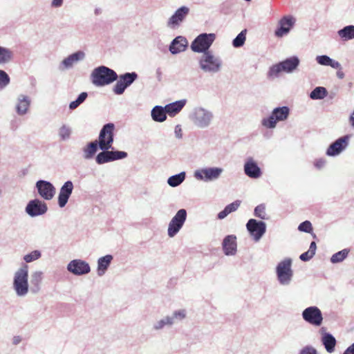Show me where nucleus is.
<instances>
[{
	"instance_id": "obj_51",
	"label": "nucleus",
	"mask_w": 354,
	"mask_h": 354,
	"mask_svg": "<svg viewBox=\"0 0 354 354\" xmlns=\"http://www.w3.org/2000/svg\"><path fill=\"white\" fill-rule=\"evenodd\" d=\"M241 205V201L239 200H236L234 201L233 203L226 205L225 207L227 210V212L230 214L232 212H235L237 210V209Z\"/></svg>"
},
{
	"instance_id": "obj_2",
	"label": "nucleus",
	"mask_w": 354,
	"mask_h": 354,
	"mask_svg": "<svg viewBox=\"0 0 354 354\" xmlns=\"http://www.w3.org/2000/svg\"><path fill=\"white\" fill-rule=\"evenodd\" d=\"M12 288L18 297H23L28 293V266L27 264H22L15 272Z\"/></svg>"
},
{
	"instance_id": "obj_36",
	"label": "nucleus",
	"mask_w": 354,
	"mask_h": 354,
	"mask_svg": "<svg viewBox=\"0 0 354 354\" xmlns=\"http://www.w3.org/2000/svg\"><path fill=\"white\" fill-rule=\"evenodd\" d=\"M13 59V52L6 47L0 46V65L8 64Z\"/></svg>"
},
{
	"instance_id": "obj_53",
	"label": "nucleus",
	"mask_w": 354,
	"mask_h": 354,
	"mask_svg": "<svg viewBox=\"0 0 354 354\" xmlns=\"http://www.w3.org/2000/svg\"><path fill=\"white\" fill-rule=\"evenodd\" d=\"M326 164V160L324 158H319L315 161L314 165L316 168L320 169L324 167Z\"/></svg>"
},
{
	"instance_id": "obj_9",
	"label": "nucleus",
	"mask_w": 354,
	"mask_h": 354,
	"mask_svg": "<svg viewBox=\"0 0 354 354\" xmlns=\"http://www.w3.org/2000/svg\"><path fill=\"white\" fill-rule=\"evenodd\" d=\"M114 129L113 123H107L101 129L97 144L100 149H112V145L114 140Z\"/></svg>"
},
{
	"instance_id": "obj_27",
	"label": "nucleus",
	"mask_w": 354,
	"mask_h": 354,
	"mask_svg": "<svg viewBox=\"0 0 354 354\" xmlns=\"http://www.w3.org/2000/svg\"><path fill=\"white\" fill-rule=\"evenodd\" d=\"M280 62L283 72L291 73L299 66L300 61L297 56H292Z\"/></svg>"
},
{
	"instance_id": "obj_30",
	"label": "nucleus",
	"mask_w": 354,
	"mask_h": 354,
	"mask_svg": "<svg viewBox=\"0 0 354 354\" xmlns=\"http://www.w3.org/2000/svg\"><path fill=\"white\" fill-rule=\"evenodd\" d=\"M316 62L322 66H330L335 69H340L341 64L339 62L330 58L326 55H317L315 58Z\"/></svg>"
},
{
	"instance_id": "obj_44",
	"label": "nucleus",
	"mask_w": 354,
	"mask_h": 354,
	"mask_svg": "<svg viewBox=\"0 0 354 354\" xmlns=\"http://www.w3.org/2000/svg\"><path fill=\"white\" fill-rule=\"evenodd\" d=\"M41 257V252L40 250H35L31 252L25 254L23 257L24 261H25L24 264H27L35 261L38 260Z\"/></svg>"
},
{
	"instance_id": "obj_35",
	"label": "nucleus",
	"mask_w": 354,
	"mask_h": 354,
	"mask_svg": "<svg viewBox=\"0 0 354 354\" xmlns=\"http://www.w3.org/2000/svg\"><path fill=\"white\" fill-rule=\"evenodd\" d=\"M337 35L344 41L354 39V25H348L337 31Z\"/></svg>"
},
{
	"instance_id": "obj_3",
	"label": "nucleus",
	"mask_w": 354,
	"mask_h": 354,
	"mask_svg": "<svg viewBox=\"0 0 354 354\" xmlns=\"http://www.w3.org/2000/svg\"><path fill=\"white\" fill-rule=\"evenodd\" d=\"M198 64L203 72L216 74L221 71L223 61L219 56L215 55L213 52H206L200 57Z\"/></svg>"
},
{
	"instance_id": "obj_55",
	"label": "nucleus",
	"mask_w": 354,
	"mask_h": 354,
	"mask_svg": "<svg viewBox=\"0 0 354 354\" xmlns=\"http://www.w3.org/2000/svg\"><path fill=\"white\" fill-rule=\"evenodd\" d=\"M174 133L177 138H181L183 137L182 129L180 125L176 126Z\"/></svg>"
},
{
	"instance_id": "obj_16",
	"label": "nucleus",
	"mask_w": 354,
	"mask_h": 354,
	"mask_svg": "<svg viewBox=\"0 0 354 354\" xmlns=\"http://www.w3.org/2000/svg\"><path fill=\"white\" fill-rule=\"evenodd\" d=\"M48 211L46 203L39 199L35 198L30 200L26 208V213L30 217H36L46 214Z\"/></svg>"
},
{
	"instance_id": "obj_14",
	"label": "nucleus",
	"mask_w": 354,
	"mask_h": 354,
	"mask_svg": "<svg viewBox=\"0 0 354 354\" xmlns=\"http://www.w3.org/2000/svg\"><path fill=\"white\" fill-rule=\"evenodd\" d=\"M246 229L253 240L258 242L266 232V224L262 221L250 218L246 223Z\"/></svg>"
},
{
	"instance_id": "obj_52",
	"label": "nucleus",
	"mask_w": 354,
	"mask_h": 354,
	"mask_svg": "<svg viewBox=\"0 0 354 354\" xmlns=\"http://www.w3.org/2000/svg\"><path fill=\"white\" fill-rule=\"evenodd\" d=\"M313 256L314 255L309 251H306L300 255L299 259L303 261H308L310 259H311L313 257Z\"/></svg>"
},
{
	"instance_id": "obj_22",
	"label": "nucleus",
	"mask_w": 354,
	"mask_h": 354,
	"mask_svg": "<svg viewBox=\"0 0 354 354\" xmlns=\"http://www.w3.org/2000/svg\"><path fill=\"white\" fill-rule=\"evenodd\" d=\"M245 174L250 178L257 179L261 176L262 171L257 162L252 157H248L244 163Z\"/></svg>"
},
{
	"instance_id": "obj_17",
	"label": "nucleus",
	"mask_w": 354,
	"mask_h": 354,
	"mask_svg": "<svg viewBox=\"0 0 354 354\" xmlns=\"http://www.w3.org/2000/svg\"><path fill=\"white\" fill-rule=\"evenodd\" d=\"M296 23V19L292 15H285L278 22V27L274 31L277 37L287 35Z\"/></svg>"
},
{
	"instance_id": "obj_50",
	"label": "nucleus",
	"mask_w": 354,
	"mask_h": 354,
	"mask_svg": "<svg viewBox=\"0 0 354 354\" xmlns=\"http://www.w3.org/2000/svg\"><path fill=\"white\" fill-rule=\"evenodd\" d=\"M299 354H318V353L313 346L307 345L300 350Z\"/></svg>"
},
{
	"instance_id": "obj_10",
	"label": "nucleus",
	"mask_w": 354,
	"mask_h": 354,
	"mask_svg": "<svg viewBox=\"0 0 354 354\" xmlns=\"http://www.w3.org/2000/svg\"><path fill=\"white\" fill-rule=\"evenodd\" d=\"M223 172V169L221 167H203L196 169L194 173V177L198 180L212 182L218 180Z\"/></svg>"
},
{
	"instance_id": "obj_42",
	"label": "nucleus",
	"mask_w": 354,
	"mask_h": 354,
	"mask_svg": "<svg viewBox=\"0 0 354 354\" xmlns=\"http://www.w3.org/2000/svg\"><path fill=\"white\" fill-rule=\"evenodd\" d=\"M283 71V68H282V65H281V62L272 65L268 72V77L270 79H274L279 77L280 73Z\"/></svg>"
},
{
	"instance_id": "obj_57",
	"label": "nucleus",
	"mask_w": 354,
	"mask_h": 354,
	"mask_svg": "<svg viewBox=\"0 0 354 354\" xmlns=\"http://www.w3.org/2000/svg\"><path fill=\"white\" fill-rule=\"evenodd\" d=\"M343 354H354V342L344 351Z\"/></svg>"
},
{
	"instance_id": "obj_63",
	"label": "nucleus",
	"mask_w": 354,
	"mask_h": 354,
	"mask_svg": "<svg viewBox=\"0 0 354 354\" xmlns=\"http://www.w3.org/2000/svg\"><path fill=\"white\" fill-rule=\"evenodd\" d=\"M337 77L341 80L344 77V73L342 72V68L340 69H338L337 72Z\"/></svg>"
},
{
	"instance_id": "obj_54",
	"label": "nucleus",
	"mask_w": 354,
	"mask_h": 354,
	"mask_svg": "<svg viewBox=\"0 0 354 354\" xmlns=\"http://www.w3.org/2000/svg\"><path fill=\"white\" fill-rule=\"evenodd\" d=\"M230 213L227 212V210L225 209V207L220 212L218 215L217 218L220 220H222L225 218Z\"/></svg>"
},
{
	"instance_id": "obj_18",
	"label": "nucleus",
	"mask_w": 354,
	"mask_h": 354,
	"mask_svg": "<svg viewBox=\"0 0 354 354\" xmlns=\"http://www.w3.org/2000/svg\"><path fill=\"white\" fill-rule=\"evenodd\" d=\"M189 12V8L187 6H181L169 18L167 26L171 29L178 28L185 19Z\"/></svg>"
},
{
	"instance_id": "obj_25",
	"label": "nucleus",
	"mask_w": 354,
	"mask_h": 354,
	"mask_svg": "<svg viewBox=\"0 0 354 354\" xmlns=\"http://www.w3.org/2000/svg\"><path fill=\"white\" fill-rule=\"evenodd\" d=\"M187 46L188 41L187 39L183 36H178L171 42L169 50L171 54L176 55L185 51Z\"/></svg>"
},
{
	"instance_id": "obj_31",
	"label": "nucleus",
	"mask_w": 354,
	"mask_h": 354,
	"mask_svg": "<svg viewBox=\"0 0 354 354\" xmlns=\"http://www.w3.org/2000/svg\"><path fill=\"white\" fill-rule=\"evenodd\" d=\"M113 257L111 254H106L97 260V274L102 276L109 267Z\"/></svg>"
},
{
	"instance_id": "obj_19",
	"label": "nucleus",
	"mask_w": 354,
	"mask_h": 354,
	"mask_svg": "<svg viewBox=\"0 0 354 354\" xmlns=\"http://www.w3.org/2000/svg\"><path fill=\"white\" fill-rule=\"evenodd\" d=\"M67 270L76 276L86 274L91 272L89 264L82 259H73L67 265Z\"/></svg>"
},
{
	"instance_id": "obj_64",
	"label": "nucleus",
	"mask_w": 354,
	"mask_h": 354,
	"mask_svg": "<svg viewBox=\"0 0 354 354\" xmlns=\"http://www.w3.org/2000/svg\"><path fill=\"white\" fill-rule=\"evenodd\" d=\"M102 10L100 8H95L94 10V14L95 15H99L102 13Z\"/></svg>"
},
{
	"instance_id": "obj_38",
	"label": "nucleus",
	"mask_w": 354,
	"mask_h": 354,
	"mask_svg": "<svg viewBox=\"0 0 354 354\" xmlns=\"http://www.w3.org/2000/svg\"><path fill=\"white\" fill-rule=\"evenodd\" d=\"M95 157V162L98 165H103L107 162H112L111 151L109 149H101Z\"/></svg>"
},
{
	"instance_id": "obj_21",
	"label": "nucleus",
	"mask_w": 354,
	"mask_h": 354,
	"mask_svg": "<svg viewBox=\"0 0 354 354\" xmlns=\"http://www.w3.org/2000/svg\"><path fill=\"white\" fill-rule=\"evenodd\" d=\"M73 189L74 185L71 180H67L62 185L57 196V203L60 208L66 206L73 193Z\"/></svg>"
},
{
	"instance_id": "obj_49",
	"label": "nucleus",
	"mask_w": 354,
	"mask_h": 354,
	"mask_svg": "<svg viewBox=\"0 0 354 354\" xmlns=\"http://www.w3.org/2000/svg\"><path fill=\"white\" fill-rule=\"evenodd\" d=\"M298 230L300 232L311 233L313 231V226L309 221H305L299 225Z\"/></svg>"
},
{
	"instance_id": "obj_40",
	"label": "nucleus",
	"mask_w": 354,
	"mask_h": 354,
	"mask_svg": "<svg viewBox=\"0 0 354 354\" xmlns=\"http://www.w3.org/2000/svg\"><path fill=\"white\" fill-rule=\"evenodd\" d=\"M72 129L67 124L62 125L58 130V136L62 141L68 140L71 138Z\"/></svg>"
},
{
	"instance_id": "obj_7",
	"label": "nucleus",
	"mask_w": 354,
	"mask_h": 354,
	"mask_svg": "<svg viewBox=\"0 0 354 354\" xmlns=\"http://www.w3.org/2000/svg\"><path fill=\"white\" fill-rule=\"evenodd\" d=\"M292 262L290 258H286L277 264L276 274L280 285L288 286L291 283L293 277Z\"/></svg>"
},
{
	"instance_id": "obj_24",
	"label": "nucleus",
	"mask_w": 354,
	"mask_h": 354,
	"mask_svg": "<svg viewBox=\"0 0 354 354\" xmlns=\"http://www.w3.org/2000/svg\"><path fill=\"white\" fill-rule=\"evenodd\" d=\"M222 248L226 256H234L237 252L236 236L234 234L226 236L222 243Z\"/></svg>"
},
{
	"instance_id": "obj_33",
	"label": "nucleus",
	"mask_w": 354,
	"mask_h": 354,
	"mask_svg": "<svg viewBox=\"0 0 354 354\" xmlns=\"http://www.w3.org/2000/svg\"><path fill=\"white\" fill-rule=\"evenodd\" d=\"M167 114L165 107L161 106H155L151 112L153 120L158 122H164L167 119Z\"/></svg>"
},
{
	"instance_id": "obj_6",
	"label": "nucleus",
	"mask_w": 354,
	"mask_h": 354,
	"mask_svg": "<svg viewBox=\"0 0 354 354\" xmlns=\"http://www.w3.org/2000/svg\"><path fill=\"white\" fill-rule=\"evenodd\" d=\"M189 118L198 128L205 129L212 124L214 114L209 109L202 106H196L190 113Z\"/></svg>"
},
{
	"instance_id": "obj_58",
	"label": "nucleus",
	"mask_w": 354,
	"mask_h": 354,
	"mask_svg": "<svg viewBox=\"0 0 354 354\" xmlns=\"http://www.w3.org/2000/svg\"><path fill=\"white\" fill-rule=\"evenodd\" d=\"M63 3V0H53L51 6L54 8H59Z\"/></svg>"
},
{
	"instance_id": "obj_28",
	"label": "nucleus",
	"mask_w": 354,
	"mask_h": 354,
	"mask_svg": "<svg viewBox=\"0 0 354 354\" xmlns=\"http://www.w3.org/2000/svg\"><path fill=\"white\" fill-rule=\"evenodd\" d=\"M186 102L187 100L183 99L167 104L165 106L167 113L170 116H174L183 109Z\"/></svg>"
},
{
	"instance_id": "obj_47",
	"label": "nucleus",
	"mask_w": 354,
	"mask_h": 354,
	"mask_svg": "<svg viewBox=\"0 0 354 354\" xmlns=\"http://www.w3.org/2000/svg\"><path fill=\"white\" fill-rule=\"evenodd\" d=\"M10 82V78L8 73L0 69V88H4Z\"/></svg>"
},
{
	"instance_id": "obj_34",
	"label": "nucleus",
	"mask_w": 354,
	"mask_h": 354,
	"mask_svg": "<svg viewBox=\"0 0 354 354\" xmlns=\"http://www.w3.org/2000/svg\"><path fill=\"white\" fill-rule=\"evenodd\" d=\"M98 148L99 146L97 144V140H94L88 143L86 146L82 149L83 158L85 160L92 159L96 153Z\"/></svg>"
},
{
	"instance_id": "obj_60",
	"label": "nucleus",
	"mask_w": 354,
	"mask_h": 354,
	"mask_svg": "<svg viewBox=\"0 0 354 354\" xmlns=\"http://www.w3.org/2000/svg\"><path fill=\"white\" fill-rule=\"evenodd\" d=\"M156 78L157 80L160 82L162 80V70L160 68H158L156 71Z\"/></svg>"
},
{
	"instance_id": "obj_43",
	"label": "nucleus",
	"mask_w": 354,
	"mask_h": 354,
	"mask_svg": "<svg viewBox=\"0 0 354 354\" xmlns=\"http://www.w3.org/2000/svg\"><path fill=\"white\" fill-rule=\"evenodd\" d=\"M247 30H243L232 41V46L234 48L242 47L246 39Z\"/></svg>"
},
{
	"instance_id": "obj_1",
	"label": "nucleus",
	"mask_w": 354,
	"mask_h": 354,
	"mask_svg": "<svg viewBox=\"0 0 354 354\" xmlns=\"http://www.w3.org/2000/svg\"><path fill=\"white\" fill-rule=\"evenodd\" d=\"M116 72L105 66H100L94 68L91 74V82L97 87L109 85L118 80Z\"/></svg>"
},
{
	"instance_id": "obj_13",
	"label": "nucleus",
	"mask_w": 354,
	"mask_h": 354,
	"mask_svg": "<svg viewBox=\"0 0 354 354\" xmlns=\"http://www.w3.org/2000/svg\"><path fill=\"white\" fill-rule=\"evenodd\" d=\"M301 316L306 322L314 326H320L324 319L321 310L315 306L305 308Z\"/></svg>"
},
{
	"instance_id": "obj_29",
	"label": "nucleus",
	"mask_w": 354,
	"mask_h": 354,
	"mask_svg": "<svg viewBox=\"0 0 354 354\" xmlns=\"http://www.w3.org/2000/svg\"><path fill=\"white\" fill-rule=\"evenodd\" d=\"M43 280V272L41 271H35L31 274L30 278V291L37 293L40 290L41 283Z\"/></svg>"
},
{
	"instance_id": "obj_61",
	"label": "nucleus",
	"mask_w": 354,
	"mask_h": 354,
	"mask_svg": "<svg viewBox=\"0 0 354 354\" xmlns=\"http://www.w3.org/2000/svg\"><path fill=\"white\" fill-rule=\"evenodd\" d=\"M349 123L351 126L354 128V111L351 113L349 116Z\"/></svg>"
},
{
	"instance_id": "obj_12",
	"label": "nucleus",
	"mask_w": 354,
	"mask_h": 354,
	"mask_svg": "<svg viewBox=\"0 0 354 354\" xmlns=\"http://www.w3.org/2000/svg\"><path fill=\"white\" fill-rule=\"evenodd\" d=\"M138 74L136 72L125 73L118 76V80L113 88V91L116 95H122L127 88L130 86L137 79Z\"/></svg>"
},
{
	"instance_id": "obj_32",
	"label": "nucleus",
	"mask_w": 354,
	"mask_h": 354,
	"mask_svg": "<svg viewBox=\"0 0 354 354\" xmlns=\"http://www.w3.org/2000/svg\"><path fill=\"white\" fill-rule=\"evenodd\" d=\"M321 342L328 353L334 352L337 340L332 334H326L324 337H321Z\"/></svg>"
},
{
	"instance_id": "obj_11",
	"label": "nucleus",
	"mask_w": 354,
	"mask_h": 354,
	"mask_svg": "<svg viewBox=\"0 0 354 354\" xmlns=\"http://www.w3.org/2000/svg\"><path fill=\"white\" fill-rule=\"evenodd\" d=\"M187 216L185 209H179L169 223L167 234L169 237H174L182 229Z\"/></svg>"
},
{
	"instance_id": "obj_39",
	"label": "nucleus",
	"mask_w": 354,
	"mask_h": 354,
	"mask_svg": "<svg viewBox=\"0 0 354 354\" xmlns=\"http://www.w3.org/2000/svg\"><path fill=\"white\" fill-rule=\"evenodd\" d=\"M328 91L323 86L315 88L310 93V97L312 100H322L327 96Z\"/></svg>"
},
{
	"instance_id": "obj_46",
	"label": "nucleus",
	"mask_w": 354,
	"mask_h": 354,
	"mask_svg": "<svg viewBox=\"0 0 354 354\" xmlns=\"http://www.w3.org/2000/svg\"><path fill=\"white\" fill-rule=\"evenodd\" d=\"M254 215L261 219L266 218V206L263 204L257 205L254 210Z\"/></svg>"
},
{
	"instance_id": "obj_62",
	"label": "nucleus",
	"mask_w": 354,
	"mask_h": 354,
	"mask_svg": "<svg viewBox=\"0 0 354 354\" xmlns=\"http://www.w3.org/2000/svg\"><path fill=\"white\" fill-rule=\"evenodd\" d=\"M319 332L321 335V337H324L326 334H330V333L326 331V328L325 327L321 328Z\"/></svg>"
},
{
	"instance_id": "obj_45",
	"label": "nucleus",
	"mask_w": 354,
	"mask_h": 354,
	"mask_svg": "<svg viewBox=\"0 0 354 354\" xmlns=\"http://www.w3.org/2000/svg\"><path fill=\"white\" fill-rule=\"evenodd\" d=\"M87 97H88V93L86 92L81 93L78 95V97H77V99L75 100L72 101L69 104V106H68L69 109L74 110V109H77L80 104H82L86 100Z\"/></svg>"
},
{
	"instance_id": "obj_23",
	"label": "nucleus",
	"mask_w": 354,
	"mask_h": 354,
	"mask_svg": "<svg viewBox=\"0 0 354 354\" xmlns=\"http://www.w3.org/2000/svg\"><path fill=\"white\" fill-rule=\"evenodd\" d=\"M84 58L85 53L82 50H78L64 59L59 65V69L60 71L70 69L75 64L83 60Z\"/></svg>"
},
{
	"instance_id": "obj_20",
	"label": "nucleus",
	"mask_w": 354,
	"mask_h": 354,
	"mask_svg": "<svg viewBox=\"0 0 354 354\" xmlns=\"http://www.w3.org/2000/svg\"><path fill=\"white\" fill-rule=\"evenodd\" d=\"M36 188L39 196L46 201L51 200L55 194V187L49 181L39 180L36 183Z\"/></svg>"
},
{
	"instance_id": "obj_26",
	"label": "nucleus",
	"mask_w": 354,
	"mask_h": 354,
	"mask_svg": "<svg viewBox=\"0 0 354 354\" xmlns=\"http://www.w3.org/2000/svg\"><path fill=\"white\" fill-rule=\"evenodd\" d=\"M30 98L26 95L20 94L17 96L15 104V111L19 115H24L28 111L30 106Z\"/></svg>"
},
{
	"instance_id": "obj_15",
	"label": "nucleus",
	"mask_w": 354,
	"mask_h": 354,
	"mask_svg": "<svg viewBox=\"0 0 354 354\" xmlns=\"http://www.w3.org/2000/svg\"><path fill=\"white\" fill-rule=\"evenodd\" d=\"M351 136L345 135L337 138L331 143L326 149V154L328 156L334 157L340 154L348 146Z\"/></svg>"
},
{
	"instance_id": "obj_41",
	"label": "nucleus",
	"mask_w": 354,
	"mask_h": 354,
	"mask_svg": "<svg viewBox=\"0 0 354 354\" xmlns=\"http://www.w3.org/2000/svg\"><path fill=\"white\" fill-rule=\"evenodd\" d=\"M349 251L350 250L348 249H343L342 250L335 253L330 257V262L332 263H338L342 262L347 258Z\"/></svg>"
},
{
	"instance_id": "obj_5",
	"label": "nucleus",
	"mask_w": 354,
	"mask_h": 354,
	"mask_svg": "<svg viewBox=\"0 0 354 354\" xmlns=\"http://www.w3.org/2000/svg\"><path fill=\"white\" fill-rule=\"evenodd\" d=\"M290 113V109L287 106H278L272 111L270 115L262 118L261 124L266 129H275L277 123L286 121Z\"/></svg>"
},
{
	"instance_id": "obj_37",
	"label": "nucleus",
	"mask_w": 354,
	"mask_h": 354,
	"mask_svg": "<svg viewBox=\"0 0 354 354\" xmlns=\"http://www.w3.org/2000/svg\"><path fill=\"white\" fill-rule=\"evenodd\" d=\"M185 171H181L178 174H175L169 177L167 179V183L170 187H176L180 185L185 180Z\"/></svg>"
},
{
	"instance_id": "obj_56",
	"label": "nucleus",
	"mask_w": 354,
	"mask_h": 354,
	"mask_svg": "<svg viewBox=\"0 0 354 354\" xmlns=\"http://www.w3.org/2000/svg\"><path fill=\"white\" fill-rule=\"evenodd\" d=\"M316 249H317L316 243L315 241H312L308 251H309L310 253H312L313 255H315Z\"/></svg>"
},
{
	"instance_id": "obj_59",
	"label": "nucleus",
	"mask_w": 354,
	"mask_h": 354,
	"mask_svg": "<svg viewBox=\"0 0 354 354\" xmlns=\"http://www.w3.org/2000/svg\"><path fill=\"white\" fill-rule=\"evenodd\" d=\"M22 340V338L19 335L14 336L12 338V344L14 345H18Z\"/></svg>"
},
{
	"instance_id": "obj_4",
	"label": "nucleus",
	"mask_w": 354,
	"mask_h": 354,
	"mask_svg": "<svg viewBox=\"0 0 354 354\" xmlns=\"http://www.w3.org/2000/svg\"><path fill=\"white\" fill-rule=\"evenodd\" d=\"M187 312L185 309H178L172 312L171 315H165L156 320L152 325L154 331H160L165 328H170L174 324L183 321L187 317Z\"/></svg>"
},
{
	"instance_id": "obj_48",
	"label": "nucleus",
	"mask_w": 354,
	"mask_h": 354,
	"mask_svg": "<svg viewBox=\"0 0 354 354\" xmlns=\"http://www.w3.org/2000/svg\"><path fill=\"white\" fill-rule=\"evenodd\" d=\"M112 162L122 160L128 156V153L123 151H111Z\"/></svg>"
},
{
	"instance_id": "obj_8",
	"label": "nucleus",
	"mask_w": 354,
	"mask_h": 354,
	"mask_svg": "<svg viewBox=\"0 0 354 354\" xmlns=\"http://www.w3.org/2000/svg\"><path fill=\"white\" fill-rule=\"evenodd\" d=\"M215 39L216 35L214 33H201L192 42L191 49L194 53L203 54L210 52L209 49Z\"/></svg>"
}]
</instances>
